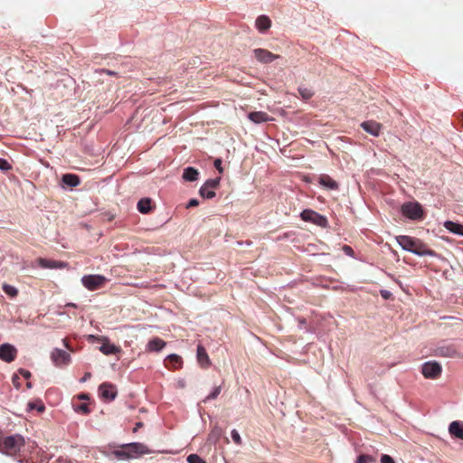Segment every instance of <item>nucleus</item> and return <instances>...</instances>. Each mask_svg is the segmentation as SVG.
I'll return each instance as SVG.
<instances>
[{"label":"nucleus","mask_w":463,"mask_h":463,"mask_svg":"<svg viewBox=\"0 0 463 463\" xmlns=\"http://www.w3.org/2000/svg\"><path fill=\"white\" fill-rule=\"evenodd\" d=\"M397 242L405 250L411 251L419 256H433L434 251L420 239L412 238L406 235L396 237Z\"/></svg>","instance_id":"1"},{"label":"nucleus","mask_w":463,"mask_h":463,"mask_svg":"<svg viewBox=\"0 0 463 463\" xmlns=\"http://www.w3.org/2000/svg\"><path fill=\"white\" fill-rule=\"evenodd\" d=\"M24 443V437L19 434L0 437V451L10 456H14L21 451Z\"/></svg>","instance_id":"2"},{"label":"nucleus","mask_w":463,"mask_h":463,"mask_svg":"<svg viewBox=\"0 0 463 463\" xmlns=\"http://www.w3.org/2000/svg\"><path fill=\"white\" fill-rule=\"evenodd\" d=\"M107 278L102 275H86L81 279L83 286L89 290H97L107 282Z\"/></svg>","instance_id":"3"},{"label":"nucleus","mask_w":463,"mask_h":463,"mask_svg":"<svg viewBox=\"0 0 463 463\" xmlns=\"http://www.w3.org/2000/svg\"><path fill=\"white\" fill-rule=\"evenodd\" d=\"M300 217L303 221L312 222L320 227H326L327 225V219L324 215H321L311 209L302 211Z\"/></svg>","instance_id":"4"},{"label":"nucleus","mask_w":463,"mask_h":463,"mask_svg":"<svg viewBox=\"0 0 463 463\" xmlns=\"http://www.w3.org/2000/svg\"><path fill=\"white\" fill-rule=\"evenodd\" d=\"M402 213L411 220H419L423 217V211L419 203H406L402 204Z\"/></svg>","instance_id":"5"},{"label":"nucleus","mask_w":463,"mask_h":463,"mask_svg":"<svg viewBox=\"0 0 463 463\" xmlns=\"http://www.w3.org/2000/svg\"><path fill=\"white\" fill-rule=\"evenodd\" d=\"M221 177L208 179L200 188L199 194L202 197L212 199L215 196L214 190L220 185Z\"/></svg>","instance_id":"6"},{"label":"nucleus","mask_w":463,"mask_h":463,"mask_svg":"<svg viewBox=\"0 0 463 463\" xmlns=\"http://www.w3.org/2000/svg\"><path fill=\"white\" fill-rule=\"evenodd\" d=\"M442 372L441 365L438 362H426L422 364L421 373L425 378L436 379Z\"/></svg>","instance_id":"7"},{"label":"nucleus","mask_w":463,"mask_h":463,"mask_svg":"<svg viewBox=\"0 0 463 463\" xmlns=\"http://www.w3.org/2000/svg\"><path fill=\"white\" fill-rule=\"evenodd\" d=\"M51 360L55 366L62 367L71 363V355L64 350L54 348L51 353Z\"/></svg>","instance_id":"8"},{"label":"nucleus","mask_w":463,"mask_h":463,"mask_svg":"<svg viewBox=\"0 0 463 463\" xmlns=\"http://www.w3.org/2000/svg\"><path fill=\"white\" fill-rule=\"evenodd\" d=\"M435 355L449 358L461 357V354L458 351L457 347L452 344L444 345L436 348Z\"/></svg>","instance_id":"9"},{"label":"nucleus","mask_w":463,"mask_h":463,"mask_svg":"<svg viewBox=\"0 0 463 463\" xmlns=\"http://www.w3.org/2000/svg\"><path fill=\"white\" fill-rule=\"evenodd\" d=\"M125 447L129 458H136L149 452L147 447L145 444L139 442L125 444Z\"/></svg>","instance_id":"10"},{"label":"nucleus","mask_w":463,"mask_h":463,"mask_svg":"<svg viewBox=\"0 0 463 463\" xmlns=\"http://www.w3.org/2000/svg\"><path fill=\"white\" fill-rule=\"evenodd\" d=\"M17 355L16 348L10 344H3L0 345V359L6 362H13Z\"/></svg>","instance_id":"11"},{"label":"nucleus","mask_w":463,"mask_h":463,"mask_svg":"<svg viewBox=\"0 0 463 463\" xmlns=\"http://www.w3.org/2000/svg\"><path fill=\"white\" fill-rule=\"evenodd\" d=\"M99 396L106 401H112L117 395L116 387L108 383H103L99 388Z\"/></svg>","instance_id":"12"},{"label":"nucleus","mask_w":463,"mask_h":463,"mask_svg":"<svg viewBox=\"0 0 463 463\" xmlns=\"http://www.w3.org/2000/svg\"><path fill=\"white\" fill-rule=\"evenodd\" d=\"M255 58L262 63H269L276 59L279 58V55L274 54L266 49H255L253 51Z\"/></svg>","instance_id":"13"},{"label":"nucleus","mask_w":463,"mask_h":463,"mask_svg":"<svg viewBox=\"0 0 463 463\" xmlns=\"http://www.w3.org/2000/svg\"><path fill=\"white\" fill-rule=\"evenodd\" d=\"M361 127L364 131L374 137H378L382 129V125L373 120L364 121L361 124Z\"/></svg>","instance_id":"14"},{"label":"nucleus","mask_w":463,"mask_h":463,"mask_svg":"<svg viewBox=\"0 0 463 463\" xmlns=\"http://www.w3.org/2000/svg\"><path fill=\"white\" fill-rule=\"evenodd\" d=\"M197 361L201 367L203 368H208L211 365V360L209 358V355L206 352V349L202 345H198L197 346Z\"/></svg>","instance_id":"15"},{"label":"nucleus","mask_w":463,"mask_h":463,"mask_svg":"<svg viewBox=\"0 0 463 463\" xmlns=\"http://www.w3.org/2000/svg\"><path fill=\"white\" fill-rule=\"evenodd\" d=\"M317 182L320 185L324 186L328 190H338V184L332 179L328 175H320L318 176Z\"/></svg>","instance_id":"16"},{"label":"nucleus","mask_w":463,"mask_h":463,"mask_svg":"<svg viewBox=\"0 0 463 463\" xmlns=\"http://www.w3.org/2000/svg\"><path fill=\"white\" fill-rule=\"evenodd\" d=\"M165 364L168 369L176 370L182 367L183 359L177 354H170L165 360Z\"/></svg>","instance_id":"17"},{"label":"nucleus","mask_w":463,"mask_h":463,"mask_svg":"<svg viewBox=\"0 0 463 463\" xmlns=\"http://www.w3.org/2000/svg\"><path fill=\"white\" fill-rule=\"evenodd\" d=\"M248 118H249L250 120H251L252 122H254L256 124H260V123L268 122V121L272 120V118H270L266 112H263V111H253V112H250L248 115Z\"/></svg>","instance_id":"18"},{"label":"nucleus","mask_w":463,"mask_h":463,"mask_svg":"<svg viewBox=\"0 0 463 463\" xmlns=\"http://www.w3.org/2000/svg\"><path fill=\"white\" fill-rule=\"evenodd\" d=\"M255 25L260 33H265L270 28L271 20L267 15H260L256 19Z\"/></svg>","instance_id":"19"},{"label":"nucleus","mask_w":463,"mask_h":463,"mask_svg":"<svg viewBox=\"0 0 463 463\" xmlns=\"http://www.w3.org/2000/svg\"><path fill=\"white\" fill-rule=\"evenodd\" d=\"M165 342L158 337L151 339L146 345V349L150 352H158L165 346Z\"/></svg>","instance_id":"20"},{"label":"nucleus","mask_w":463,"mask_h":463,"mask_svg":"<svg viewBox=\"0 0 463 463\" xmlns=\"http://www.w3.org/2000/svg\"><path fill=\"white\" fill-rule=\"evenodd\" d=\"M449 433L460 439H463V423L459 421H452L449 428Z\"/></svg>","instance_id":"21"},{"label":"nucleus","mask_w":463,"mask_h":463,"mask_svg":"<svg viewBox=\"0 0 463 463\" xmlns=\"http://www.w3.org/2000/svg\"><path fill=\"white\" fill-rule=\"evenodd\" d=\"M61 180L64 184L70 187H75L80 183V177L74 174H65L62 175Z\"/></svg>","instance_id":"22"},{"label":"nucleus","mask_w":463,"mask_h":463,"mask_svg":"<svg viewBox=\"0 0 463 463\" xmlns=\"http://www.w3.org/2000/svg\"><path fill=\"white\" fill-rule=\"evenodd\" d=\"M199 172L194 167H186L183 173V178L188 182H194L198 179Z\"/></svg>","instance_id":"23"},{"label":"nucleus","mask_w":463,"mask_h":463,"mask_svg":"<svg viewBox=\"0 0 463 463\" xmlns=\"http://www.w3.org/2000/svg\"><path fill=\"white\" fill-rule=\"evenodd\" d=\"M137 210L141 213H148L152 210V200L150 198H142L137 203Z\"/></svg>","instance_id":"24"},{"label":"nucleus","mask_w":463,"mask_h":463,"mask_svg":"<svg viewBox=\"0 0 463 463\" xmlns=\"http://www.w3.org/2000/svg\"><path fill=\"white\" fill-rule=\"evenodd\" d=\"M444 227L450 232L463 236V225L462 224L456 223L452 221H447L444 223Z\"/></svg>","instance_id":"25"},{"label":"nucleus","mask_w":463,"mask_h":463,"mask_svg":"<svg viewBox=\"0 0 463 463\" xmlns=\"http://www.w3.org/2000/svg\"><path fill=\"white\" fill-rule=\"evenodd\" d=\"M99 350L106 355L109 354H115L117 353L120 352V348L116 346L115 345L109 344V342L104 343L100 347Z\"/></svg>","instance_id":"26"},{"label":"nucleus","mask_w":463,"mask_h":463,"mask_svg":"<svg viewBox=\"0 0 463 463\" xmlns=\"http://www.w3.org/2000/svg\"><path fill=\"white\" fill-rule=\"evenodd\" d=\"M39 263L42 268L45 269H56V268H61L63 267L62 262L55 261V260H49L45 259H39Z\"/></svg>","instance_id":"27"},{"label":"nucleus","mask_w":463,"mask_h":463,"mask_svg":"<svg viewBox=\"0 0 463 463\" xmlns=\"http://www.w3.org/2000/svg\"><path fill=\"white\" fill-rule=\"evenodd\" d=\"M298 91L304 100H309L315 94L312 89L304 86L298 87Z\"/></svg>","instance_id":"28"},{"label":"nucleus","mask_w":463,"mask_h":463,"mask_svg":"<svg viewBox=\"0 0 463 463\" xmlns=\"http://www.w3.org/2000/svg\"><path fill=\"white\" fill-rule=\"evenodd\" d=\"M222 435V430L219 426H214L209 434V439L214 440L215 442L219 440L221 436Z\"/></svg>","instance_id":"29"},{"label":"nucleus","mask_w":463,"mask_h":463,"mask_svg":"<svg viewBox=\"0 0 463 463\" xmlns=\"http://www.w3.org/2000/svg\"><path fill=\"white\" fill-rule=\"evenodd\" d=\"M3 290L5 294H7L8 296H10L12 298L16 297L18 294V290L14 287L8 285V284L3 285Z\"/></svg>","instance_id":"30"},{"label":"nucleus","mask_w":463,"mask_h":463,"mask_svg":"<svg viewBox=\"0 0 463 463\" xmlns=\"http://www.w3.org/2000/svg\"><path fill=\"white\" fill-rule=\"evenodd\" d=\"M186 460H187L188 463H206V461L204 459H203L197 454H190L187 457Z\"/></svg>","instance_id":"31"},{"label":"nucleus","mask_w":463,"mask_h":463,"mask_svg":"<svg viewBox=\"0 0 463 463\" xmlns=\"http://www.w3.org/2000/svg\"><path fill=\"white\" fill-rule=\"evenodd\" d=\"M114 455H115L118 458H121V459L129 458H128V452H127V449H126L125 445H123V446L121 447V449H119V450H115V451H114Z\"/></svg>","instance_id":"32"},{"label":"nucleus","mask_w":463,"mask_h":463,"mask_svg":"<svg viewBox=\"0 0 463 463\" xmlns=\"http://www.w3.org/2000/svg\"><path fill=\"white\" fill-rule=\"evenodd\" d=\"M28 410H37L40 412H43L45 410V406L42 403H34V402H29L28 403Z\"/></svg>","instance_id":"33"},{"label":"nucleus","mask_w":463,"mask_h":463,"mask_svg":"<svg viewBox=\"0 0 463 463\" xmlns=\"http://www.w3.org/2000/svg\"><path fill=\"white\" fill-rule=\"evenodd\" d=\"M375 459L369 455H360L357 458L356 463H372L374 462Z\"/></svg>","instance_id":"34"},{"label":"nucleus","mask_w":463,"mask_h":463,"mask_svg":"<svg viewBox=\"0 0 463 463\" xmlns=\"http://www.w3.org/2000/svg\"><path fill=\"white\" fill-rule=\"evenodd\" d=\"M221 392V386H217L213 391L206 397L205 401L214 400L218 397Z\"/></svg>","instance_id":"35"},{"label":"nucleus","mask_w":463,"mask_h":463,"mask_svg":"<svg viewBox=\"0 0 463 463\" xmlns=\"http://www.w3.org/2000/svg\"><path fill=\"white\" fill-rule=\"evenodd\" d=\"M231 435H232V440L237 444V445H241V438L239 434V432L236 430H232V432H231Z\"/></svg>","instance_id":"36"},{"label":"nucleus","mask_w":463,"mask_h":463,"mask_svg":"<svg viewBox=\"0 0 463 463\" xmlns=\"http://www.w3.org/2000/svg\"><path fill=\"white\" fill-rule=\"evenodd\" d=\"M12 168V165L8 163L6 159L0 158V170H10Z\"/></svg>","instance_id":"37"},{"label":"nucleus","mask_w":463,"mask_h":463,"mask_svg":"<svg viewBox=\"0 0 463 463\" xmlns=\"http://www.w3.org/2000/svg\"><path fill=\"white\" fill-rule=\"evenodd\" d=\"M76 411H80L83 414H88L90 412L89 405L82 403L76 408Z\"/></svg>","instance_id":"38"},{"label":"nucleus","mask_w":463,"mask_h":463,"mask_svg":"<svg viewBox=\"0 0 463 463\" xmlns=\"http://www.w3.org/2000/svg\"><path fill=\"white\" fill-rule=\"evenodd\" d=\"M222 161L220 158H216L213 162L214 167L218 170L220 174L223 173V167L222 166Z\"/></svg>","instance_id":"39"},{"label":"nucleus","mask_w":463,"mask_h":463,"mask_svg":"<svg viewBox=\"0 0 463 463\" xmlns=\"http://www.w3.org/2000/svg\"><path fill=\"white\" fill-rule=\"evenodd\" d=\"M342 250L348 256L353 257L354 255V250L352 249V247H350L348 245H344Z\"/></svg>","instance_id":"40"},{"label":"nucleus","mask_w":463,"mask_h":463,"mask_svg":"<svg viewBox=\"0 0 463 463\" xmlns=\"http://www.w3.org/2000/svg\"><path fill=\"white\" fill-rule=\"evenodd\" d=\"M381 463H395V461L393 460V458L392 457L384 454L381 458Z\"/></svg>","instance_id":"41"},{"label":"nucleus","mask_w":463,"mask_h":463,"mask_svg":"<svg viewBox=\"0 0 463 463\" xmlns=\"http://www.w3.org/2000/svg\"><path fill=\"white\" fill-rule=\"evenodd\" d=\"M19 373L25 379H29L32 375L28 370L23 368L19 369Z\"/></svg>","instance_id":"42"},{"label":"nucleus","mask_w":463,"mask_h":463,"mask_svg":"<svg viewBox=\"0 0 463 463\" xmlns=\"http://www.w3.org/2000/svg\"><path fill=\"white\" fill-rule=\"evenodd\" d=\"M199 205V201L197 199H191L187 205H186V208H192V207H195V206H198Z\"/></svg>","instance_id":"43"},{"label":"nucleus","mask_w":463,"mask_h":463,"mask_svg":"<svg viewBox=\"0 0 463 463\" xmlns=\"http://www.w3.org/2000/svg\"><path fill=\"white\" fill-rule=\"evenodd\" d=\"M100 73H105L107 75H110V76H115L117 75V72L113 71H109V70H107V69H102L99 71Z\"/></svg>","instance_id":"44"},{"label":"nucleus","mask_w":463,"mask_h":463,"mask_svg":"<svg viewBox=\"0 0 463 463\" xmlns=\"http://www.w3.org/2000/svg\"><path fill=\"white\" fill-rule=\"evenodd\" d=\"M90 377H91V373H85L84 376L80 379V382H82V383L86 382Z\"/></svg>","instance_id":"45"},{"label":"nucleus","mask_w":463,"mask_h":463,"mask_svg":"<svg viewBox=\"0 0 463 463\" xmlns=\"http://www.w3.org/2000/svg\"><path fill=\"white\" fill-rule=\"evenodd\" d=\"M144 426L143 422L139 421L136 423V426L133 430L134 432L137 431L138 429L142 428Z\"/></svg>","instance_id":"46"},{"label":"nucleus","mask_w":463,"mask_h":463,"mask_svg":"<svg viewBox=\"0 0 463 463\" xmlns=\"http://www.w3.org/2000/svg\"><path fill=\"white\" fill-rule=\"evenodd\" d=\"M458 119L461 123V126L463 127V112H461L459 115H458Z\"/></svg>","instance_id":"47"},{"label":"nucleus","mask_w":463,"mask_h":463,"mask_svg":"<svg viewBox=\"0 0 463 463\" xmlns=\"http://www.w3.org/2000/svg\"><path fill=\"white\" fill-rule=\"evenodd\" d=\"M79 398H80V400H85V399H87V398H88V396H87V394H80V395H79Z\"/></svg>","instance_id":"48"},{"label":"nucleus","mask_w":463,"mask_h":463,"mask_svg":"<svg viewBox=\"0 0 463 463\" xmlns=\"http://www.w3.org/2000/svg\"><path fill=\"white\" fill-rule=\"evenodd\" d=\"M17 380H18V376H17V375H14V376H13V382H14V383H17Z\"/></svg>","instance_id":"49"},{"label":"nucleus","mask_w":463,"mask_h":463,"mask_svg":"<svg viewBox=\"0 0 463 463\" xmlns=\"http://www.w3.org/2000/svg\"><path fill=\"white\" fill-rule=\"evenodd\" d=\"M63 343H64V345H65L67 348H70V346H69V345H68V343H67L66 339H63Z\"/></svg>","instance_id":"50"},{"label":"nucleus","mask_w":463,"mask_h":463,"mask_svg":"<svg viewBox=\"0 0 463 463\" xmlns=\"http://www.w3.org/2000/svg\"><path fill=\"white\" fill-rule=\"evenodd\" d=\"M67 306H68V307H76V305H75V304H73V303H69V304H67Z\"/></svg>","instance_id":"51"},{"label":"nucleus","mask_w":463,"mask_h":463,"mask_svg":"<svg viewBox=\"0 0 463 463\" xmlns=\"http://www.w3.org/2000/svg\"><path fill=\"white\" fill-rule=\"evenodd\" d=\"M383 297L387 298V293H382Z\"/></svg>","instance_id":"52"},{"label":"nucleus","mask_w":463,"mask_h":463,"mask_svg":"<svg viewBox=\"0 0 463 463\" xmlns=\"http://www.w3.org/2000/svg\"><path fill=\"white\" fill-rule=\"evenodd\" d=\"M31 386H32V385H31V383H27V387H28V388H31Z\"/></svg>","instance_id":"53"},{"label":"nucleus","mask_w":463,"mask_h":463,"mask_svg":"<svg viewBox=\"0 0 463 463\" xmlns=\"http://www.w3.org/2000/svg\"><path fill=\"white\" fill-rule=\"evenodd\" d=\"M460 358H463V354H461V357Z\"/></svg>","instance_id":"54"}]
</instances>
